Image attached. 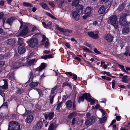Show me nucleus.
Here are the masks:
<instances>
[{"label":"nucleus","mask_w":130,"mask_h":130,"mask_svg":"<svg viewBox=\"0 0 130 130\" xmlns=\"http://www.w3.org/2000/svg\"><path fill=\"white\" fill-rule=\"evenodd\" d=\"M29 78L28 80V82H29L31 81L33 78L34 75L32 72V71H31L30 72L29 74Z\"/></svg>","instance_id":"2f4dec72"},{"label":"nucleus","mask_w":130,"mask_h":130,"mask_svg":"<svg viewBox=\"0 0 130 130\" xmlns=\"http://www.w3.org/2000/svg\"><path fill=\"white\" fill-rule=\"evenodd\" d=\"M10 54L8 53L5 54L4 56H3L4 58H7L9 57Z\"/></svg>","instance_id":"5fc2aeb1"},{"label":"nucleus","mask_w":130,"mask_h":130,"mask_svg":"<svg viewBox=\"0 0 130 130\" xmlns=\"http://www.w3.org/2000/svg\"><path fill=\"white\" fill-rule=\"evenodd\" d=\"M125 4L124 3H123L122 4L120 5L117 10L119 11H122L125 7Z\"/></svg>","instance_id":"393cba45"},{"label":"nucleus","mask_w":130,"mask_h":130,"mask_svg":"<svg viewBox=\"0 0 130 130\" xmlns=\"http://www.w3.org/2000/svg\"><path fill=\"white\" fill-rule=\"evenodd\" d=\"M115 80H113L112 83V87L113 88H114L115 87Z\"/></svg>","instance_id":"680f3d73"},{"label":"nucleus","mask_w":130,"mask_h":130,"mask_svg":"<svg viewBox=\"0 0 130 130\" xmlns=\"http://www.w3.org/2000/svg\"><path fill=\"white\" fill-rule=\"evenodd\" d=\"M87 100L89 102H90L91 105L93 104L95 102L94 99L91 98V96L89 93L88 96H87Z\"/></svg>","instance_id":"4be33fe9"},{"label":"nucleus","mask_w":130,"mask_h":130,"mask_svg":"<svg viewBox=\"0 0 130 130\" xmlns=\"http://www.w3.org/2000/svg\"><path fill=\"white\" fill-rule=\"evenodd\" d=\"M118 65L122 69L123 71H124L125 72H126V70L125 69L124 66H123L119 64H118Z\"/></svg>","instance_id":"864d4df0"},{"label":"nucleus","mask_w":130,"mask_h":130,"mask_svg":"<svg viewBox=\"0 0 130 130\" xmlns=\"http://www.w3.org/2000/svg\"><path fill=\"white\" fill-rule=\"evenodd\" d=\"M109 0H101V2L102 4H105Z\"/></svg>","instance_id":"e2e57ef3"},{"label":"nucleus","mask_w":130,"mask_h":130,"mask_svg":"<svg viewBox=\"0 0 130 130\" xmlns=\"http://www.w3.org/2000/svg\"><path fill=\"white\" fill-rule=\"evenodd\" d=\"M33 117L31 115L28 116L27 118V122L28 123H31L33 120Z\"/></svg>","instance_id":"5701e85b"},{"label":"nucleus","mask_w":130,"mask_h":130,"mask_svg":"<svg viewBox=\"0 0 130 130\" xmlns=\"http://www.w3.org/2000/svg\"><path fill=\"white\" fill-rule=\"evenodd\" d=\"M66 86H67L69 87L70 88H71V86L70 84H69L68 82H66L63 83V86L64 87Z\"/></svg>","instance_id":"58836bf2"},{"label":"nucleus","mask_w":130,"mask_h":130,"mask_svg":"<svg viewBox=\"0 0 130 130\" xmlns=\"http://www.w3.org/2000/svg\"><path fill=\"white\" fill-rule=\"evenodd\" d=\"M79 0H73L72 1V5L74 7H76L79 3Z\"/></svg>","instance_id":"a878e982"},{"label":"nucleus","mask_w":130,"mask_h":130,"mask_svg":"<svg viewBox=\"0 0 130 130\" xmlns=\"http://www.w3.org/2000/svg\"><path fill=\"white\" fill-rule=\"evenodd\" d=\"M7 103L6 102H4L3 105L0 108L2 107H3L4 108H7Z\"/></svg>","instance_id":"8fccbe9b"},{"label":"nucleus","mask_w":130,"mask_h":130,"mask_svg":"<svg viewBox=\"0 0 130 130\" xmlns=\"http://www.w3.org/2000/svg\"><path fill=\"white\" fill-rule=\"evenodd\" d=\"M23 5L25 6L28 7L29 6L31 7L32 5L28 3L24 2L23 3Z\"/></svg>","instance_id":"ea45409f"},{"label":"nucleus","mask_w":130,"mask_h":130,"mask_svg":"<svg viewBox=\"0 0 130 130\" xmlns=\"http://www.w3.org/2000/svg\"><path fill=\"white\" fill-rule=\"evenodd\" d=\"M54 128V125L53 123H52L50 125L47 130H53Z\"/></svg>","instance_id":"a19ab883"},{"label":"nucleus","mask_w":130,"mask_h":130,"mask_svg":"<svg viewBox=\"0 0 130 130\" xmlns=\"http://www.w3.org/2000/svg\"><path fill=\"white\" fill-rule=\"evenodd\" d=\"M34 18L36 19V20H41V18L38 16H35L34 17Z\"/></svg>","instance_id":"774afa93"},{"label":"nucleus","mask_w":130,"mask_h":130,"mask_svg":"<svg viewBox=\"0 0 130 130\" xmlns=\"http://www.w3.org/2000/svg\"><path fill=\"white\" fill-rule=\"evenodd\" d=\"M88 93H85L82 94V95L79 97L78 102L80 103L81 102H83L84 101V98L87 100V96H88Z\"/></svg>","instance_id":"9d476101"},{"label":"nucleus","mask_w":130,"mask_h":130,"mask_svg":"<svg viewBox=\"0 0 130 130\" xmlns=\"http://www.w3.org/2000/svg\"><path fill=\"white\" fill-rule=\"evenodd\" d=\"M27 42L30 47H34L37 45L38 41L36 38H32L30 39L29 41H27Z\"/></svg>","instance_id":"20e7f679"},{"label":"nucleus","mask_w":130,"mask_h":130,"mask_svg":"<svg viewBox=\"0 0 130 130\" xmlns=\"http://www.w3.org/2000/svg\"><path fill=\"white\" fill-rule=\"evenodd\" d=\"M116 4V0H112L110 3L111 5H112L113 6H115Z\"/></svg>","instance_id":"a18cd8bd"},{"label":"nucleus","mask_w":130,"mask_h":130,"mask_svg":"<svg viewBox=\"0 0 130 130\" xmlns=\"http://www.w3.org/2000/svg\"><path fill=\"white\" fill-rule=\"evenodd\" d=\"M42 37V39L41 41V43L42 44L44 45L45 47L47 48L49 44L48 38H46L44 35H43Z\"/></svg>","instance_id":"6e6552de"},{"label":"nucleus","mask_w":130,"mask_h":130,"mask_svg":"<svg viewBox=\"0 0 130 130\" xmlns=\"http://www.w3.org/2000/svg\"><path fill=\"white\" fill-rule=\"evenodd\" d=\"M23 41V39L22 38H18V44L19 45L22 44Z\"/></svg>","instance_id":"37998d69"},{"label":"nucleus","mask_w":130,"mask_h":130,"mask_svg":"<svg viewBox=\"0 0 130 130\" xmlns=\"http://www.w3.org/2000/svg\"><path fill=\"white\" fill-rule=\"evenodd\" d=\"M50 50H45L44 51V53L45 54H48L50 53Z\"/></svg>","instance_id":"0e129e2a"},{"label":"nucleus","mask_w":130,"mask_h":130,"mask_svg":"<svg viewBox=\"0 0 130 130\" xmlns=\"http://www.w3.org/2000/svg\"><path fill=\"white\" fill-rule=\"evenodd\" d=\"M14 75V73H12L8 75V78L11 79V81H14L15 80V79Z\"/></svg>","instance_id":"b1692460"},{"label":"nucleus","mask_w":130,"mask_h":130,"mask_svg":"<svg viewBox=\"0 0 130 130\" xmlns=\"http://www.w3.org/2000/svg\"><path fill=\"white\" fill-rule=\"evenodd\" d=\"M73 77L71 78H73L75 80H76L77 78V76L76 75L74 74L72 75Z\"/></svg>","instance_id":"4d7b16f0"},{"label":"nucleus","mask_w":130,"mask_h":130,"mask_svg":"<svg viewBox=\"0 0 130 130\" xmlns=\"http://www.w3.org/2000/svg\"><path fill=\"white\" fill-rule=\"evenodd\" d=\"M109 21L111 24L115 28L118 27V23L117 16L115 15H111L109 17Z\"/></svg>","instance_id":"7ed1b4c3"},{"label":"nucleus","mask_w":130,"mask_h":130,"mask_svg":"<svg viewBox=\"0 0 130 130\" xmlns=\"http://www.w3.org/2000/svg\"><path fill=\"white\" fill-rule=\"evenodd\" d=\"M36 62L35 59H33L32 60H29L28 62H26V64L27 63L28 65L30 66Z\"/></svg>","instance_id":"cd10ccee"},{"label":"nucleus","mask_w":130,"mask_h":130,"mask_svg":"<svg viewBox=\"0 0 130 130\" xmlns=\"http://www.w3.org/2000/svg\"><path fill=\"white\" fill-rule=\"evenodd\" d=\"M0 94L3 97L5 96V94L3 92V91L2 90L1 87H0Z\"/></svg>","instance_id":"09e8293b"},{"label":"nucleus","mask_w":130,"mask_h":130,"mask_svg":"<svg viewBox=\"0 0 130 130\" xmlns=\"http://www.w3.org/2000/svg\"><path fill=\"white\" fill-rule=\"evenodd\" d=\"M68 96L67 95H64L62 98V99L63 100L65 101L67 100V99L68 98Z\"/></svg>","instance_id":"69168bd1"},{"label":"nucleus","mask_w":130,"mask_h":130,"mask_svg":"<svg viewBox=\"0 0 130 130\" xmlns=\"http://www.w3.org/2000/svg\"><path fill=\"white\" fill-rule=\"evenodd\" d=\"M15 42V41L14 39L11 38L8 39L6 41L7 44L12 45L14 44Z\"/></svg>","instance_id":"a211bd4d"},{"label":"nucleus","mask_w":130,"mask_h":130,"mask_svg":"<svg viewBox=\"0 0 130 130\" xmlns=\"http://www.w3.org/2000/svg\"><path fill=\"white\" fill-rule=\"evenodd\" d=\"M95 118L94 116H92L90 118H88L86 119L85 124L87 126L91 125L95 122Z\"/></svg>","instance_id":"423d86ee"},{"label":"nucleus","mask_w":130,"mask_h":130,"mask_svg":"<svg viewBox=\"0 0 130 130\" xmlns=\"http://www.w3.org/2000/svg\"><path fill=\"white\" fill-rule=\"evenodd\" d=\"M48 4L51 6L53 8L54 7L55 5L52 2H48Z\"/></svg>","instance_id":"6e6d98bb"},{"label":"nucleus","mask_w":130,"mask_h":130,"mask_svg":"<svg viewBox=\"0 0 130 130\" xmlns=\"http://www.w3.org/2000/svg\"><path fill=\"white\" fill-rule=\"evenodd\" d=\"M3 80L4 81V85L3 86H1L2 90L3 89H5L7 88L8 85V82L6 79H3Z\"/></svg>","instance_id":"412c9836"},{"label":"nucleus","mask_w":130,"mask_h":130,"mask_svg":"<svg viewBox=\"0 0 130 130\" xmlns=\"http://www.w3.org/2000/svg\"><path fill=\"white\" fill-rule=\"evenodd\" d=\"M106 118L105 117H104L101 119H100V121L101 123H103L105 122L106 120Z\"/></svg>","instance_id":"79ce46f5"},{"label":"nucleus","mask_w":130,"mask_h":130,"mask_svg":"<svg viewBox=\"0 0 130 130\" xmlns=\"http://www.w3.org/2000/svg\"><path fill=\"white\" fill-rule=\"evenodd\" d=\"M127 75L123 76L122 78L121 81L125 83H127L128 81L127 79Z\"/></svg>","instance_id":"f704fd0d"},{"label":"nucleus","mask_w":130,"mask_h":130,"mask_svg":"<svg viewBox=\"0 0 130 130\" xmlns=\"http://www.w3.org/2000/svg\"><path fill=\"white\" fill-rule=\"evenodd\" d=\"M5 62L3 61H0V67H2L4 64Z\"/></svg>","instance_id":"052dcab7"},{"label":"nucleus","mask_w":130,"mask_h":130,"mask_svg":"<svg viewBox=\"0 0 130 130\" xmlns=\"http://www.w3.org/2000/svg\"><path fill=\"white\" fill-rule=\"evenodd\" d=\"M113 36L109 34H106L105 35L104 38L108 42H110L113 40Z\"/></svg>","instance_id":"9b49d317"},{"label":"nucleus","mask_w":130,"mask_h":130,"mask_svg":"<svg viewBox=\"0 0 130 130\" xmlns=\"http://www.w3.org/2000/svg\"><path fill=\"white\" fill-rule=\"evenodd\" d=\"M124 55L126 56L128 55L130 56V48L128 47L126 48L125 52L124 53Z\"/></svg>","instance_id":"72a5a7b5"},{"label":"nucleus","mask_w":130,"mask_h":130,"mask_svg":"<svg viewBox=\"0 0 130 130\" xmlns=\"http://www.w3.org/2000/svg\"><path fill=\"white\" fill-rule=\"evenodd\" d=\"M94 51L95 53L96 54H101V53L99 51H98L97 49L96 48H94Z\"/></svg>","instance_id":"603ef678"},{"label":"nucleus","mask_w":130,"mask_h":130,"mask_svg":"<svg viewBox=\"0 0 130 130\" xmlns=\"http://www.w3.org/2000/svg\"><path fill=\"white\" fill-rule=\"evenodd\" d=\"M87 34L90 37L94 39H97L98 37V34H94L92 31H89L88 32Z\"/></svg>","instance_id":"4468645a"},{"label":"nucleus","mask_w":130,"mask_h":130,"mask_svg":"<svg viewBox=\"0 0 130 130\" xmlns=\"http://www.w3.org/2000/svg\"><path fill=\"white\" fill-rule=\"evenodd\" d=\"M13 20L12 18H10V19H8L6 21V23L9 24L10 25L12 23Z\"/></svg>","instance_id":"4c0bfd02"},{"label":"nucleus","mask_w":130,"mask_h":130,"mask_svg":"<svg viewBox=\"0 0 130 130\" xmlns=\"http://www.w3.org/2000/svg\"><path fill=\"white\" fill-rule=\"evenodd\" d=\"M54 113L53 112H51L48 114V116L49 120L52 119L54 117Z\"/></svg>","instance_id":"e433bc0d"},{"label":"nucleus","mask_w":130,"mask_h":130,"mask_svg":"<svg viewBox=\"0 0 130 130\" xmlns=\"http://www.w3.org/2000/svg\"><path fill=\"white\" fill-rule=\"evenodd\" d=\"M77 11L72 12L71 14L72 18L76 21L78 20L80 18V15Z\"/></svg>","instance_id":"1a4fd4ad"},{"label":"nucleus","mask_w":130,"mask_h":130,"mask_svg":"<svg viewBox=\"0 0 130 130\" xmlns=\"http://www.w3.org/2000/svg\"><path fill=\"white\" fill-rule=\"evenodd\" d=\"M83 49L85 52H88L89 53H91V52L86 47H84L83 48Z\"/></svg>","instance_id":"49530a36"},{"label":"nucleus","mask_w":130,"mask_h":130,"mask_svg":"<svg viewBox=\"0 0 130 130\" xmlns=\"http://www.w3.org/2000/svg\"><path fill=\"white\" fill-rule=\"evenodd\" d=\"M36 30V27L35 26H34L31 30V31H30V33H33L34 34V32Z\"/></svg>","instance_id":"de8ad7c7"},{"label":"nucleus","mask_w":130,"mask_h":130,"mask_svg":"<svg viewBox=\"0 0 130 130\" xmlns=\"http://www.w3.org/2000/svg\"><path fill=\"white\" fill-rule=\"evenodd\" d=\"M57 88V87L55 86L52 89L51 92V94H52L55 93V91L56 89Z\"/></svg>","instance_id":"3c124183"},{"label":"nucleus","mask_w":130,"mask_h":130,"mask_svg":"<svg viewBox=\"0 0 130 130\" xmlns=\"http://www.w3.org/2000/svg\"><path fill=\"white\" fill-rule=\"evenodd\" d=\"M91 8L89 7H87L85 11V14L90 15L91 13Z\"/></svg>","instance_id":"6ab92c4d"},{"label":"nucleus","mask_w":130,"mask_h":130,"mask_svg":"<svg viewBox=\"0 0 130 130\" xmlns=\"http://www.w3.org/2000/svg\"><path fill=\"white\" fill-rule=\"evenodd\" d=\"M46 64L44 63H42L41 65L36 69V71H40L43 69H44L46 67Z\"/></svg>","instance_id":"f8f14e48"},{"label":"nucleus","mask_w":130,"mask_h":130,"mask_svg":"<svg viewBox=\"0 0 130 130\" xmlns=\"http://www.w3.org/2000/svg\"><path fill=\"white\" fill-rule=\"evenodd\" d=\"M56 28L59 30L60 31L63 32H66V30L65 29H64L60 27H59L58 26H56Z\"/></svg>","instance_id":"473e14b6"},{"label":"nucleus","mask_w":130,"mask_h":130,"mask_svg":"<svg viewBox=\"0 0 130 130\" xmlns=\"http://www.w3.org/2000/svg\"><path fill=\"white\" fill-rule=\"evenodd\" d=\"M20 23L21 25L20 27V29H22L21 31L15 33V35L16 36H21L26 37L33 34V33H30V31L28 29V25L26 24L21 22H20Z\"/></svg>","instance_id":"f257e3e1"},{"label":"nucleus","mask_w":130,"mask_h":130,"mask_svg":"<svg viewBox=\"0 0 130 130\" xmlns=\"http://www.w3.org/2000/svg\"><path fill=\"white\" fill-rule=\"evenodd\" d=\"M116 118L117 120L119 121L121 119V117L120 116H118L116 117Z\"/></svg>","instance_id":"338daca9"},{"label":"nucleus","mask_w":130,"mask_h":130,"mask_svg":"<svg viewBox=\"0 0 130 130\" xmlns=\"http://www.w3.org/2000/svg\"><path fill=\"white\" fill-rule=\"evenodd\" d=\"M122 33L124 34L128 33L129 31V28L128 27H126L123 28L122 30Z\"/></svg>","instance_id":"c85d7f7f"},{"label":"nucleus","mask_w":130,"mask_h":130,"mask_svg":"<svg viewBox=\"0 0 130 130\" xmlns=\"http://www.w3.org/2000/svg\"><path fill=\"white\" fill-rule=\"evenodd\" d=\"M66 105L68 109H73V110H76L75 107L76 105L74 103H73L71 100H68L66 103Z\"/></svg>","instance_id":"39448f33"},{"label":"nucleus","mask_w":130,"mask_h":130,"mask_svg":"<svg viewBox=\"0 0 130 130\" xmlns=\"http://www.w3.org/2000/svg\"><path fill=\"white\" fill-rule=\"evenodd\" d=\"M43 123L42 121L38 122L36 124L35 126V129L36 130H39L41 129Z\"/></svg>","instance_id":"dca6fc26"},{"label":"nucleus","mask_w":130,"mask_h":130,"mask_svg":"<svg viewBox=\"0 0 130 130\" xmlns=\"http://www.w3.org/2000/svg\"><path fill=\"white\" fill-rule=\"evenodd\" d=\"M126 14H123L121 16L120 18V22L121 25H127V23L125 20Z\"/></svg>","instance_id":"0eeeda50"},{"label":"nucleus","mask_w":130,"mask_h":130,"mask_svg":"<svg viewBox=\"0 0 130 130\" xmlns=\"http://www.w3.org/2000/svg\"><path fill=\"white\" fill-rule=\"evenodd\" d=\"M52 22H49L47 24L44 22H43L42 24L43 26L45 28H47V27H50L52 25Z\"/></svg>","instance_id":"c756f323"},{"label":"nucleus","mask_w":130,"mask_h":130,"mask_svg":"<svg viewBox=\"0 0 130 130\" xmlns=\"http://www.w3.org/2000/svg\"><path fill=\"white\" fill-rule=\"evenodd\" d=\"M84 7L82 5H79L76 9V11L80 14H83L84 13Z\"/></svg>","instance_id":"ddd939ff"},{"label":"nucleus","mask_w":130,"mask_h":130,"mask_svg":"<svg viewBox=\"0 0 130 130\" xmlns=\"http://www.w3.org/2000/svg\"><path fill=\"white\" fill-rule=\"evenodd\" d=\"M54 95H53V96L51 97L50 99V103L51 104H52L53 101L54 97Z\"/></svg>","instance_id":"bf43d9fd"},{"label":"nucleus","mask_w":130,"mask_h":130,"mask_svg":"<svg viewBox=\"0 0 130 130\" xmlns=\"http://www.w3.org/2000/svg\"><path fill=\"white\" fill-rule=\"evenodd\" d=\"M20 125L17 122L12 121L10 122L7 130H21Z\"/></svg>","instance_id":"f03ea898"},{"label":"nucleus","mask_w":130,"mask_h":130,"mask_svg":"<svg viewBox=\"0 0 130 130\" xmlns=\"http://www.w3.org/2000/svg\"><path fill=\"white\" fill-rule=\"evenodd\" d=\"M65 74L67 75H69L70 76H72L73 74H72V73L70 72H66Z\"/></svg>","instance_id":"13d9d810"},{"label":"nucleus","mask_w":130,"mask_h":130,"mask_svg":"<svg viewBox=\"0 0 130 130\" xmlns=\"http://www.w3.org/2000/svg\"><path fill=\"white\" fill-rule=\"evenodd\" d=\"M40 5L44 9L48 10L49 9L48 5L45 3H40Z\"/></svg>","instance_id":"aec40b11"},{"label":"nucleus","mask_w":130,"mask_h":130,"mask_svg":"<svg viewBox=\"0 0 130 130\" xmlns=\"http://www.w3.org/2000/svg\"><path fill=\"white\" fill-rule=\"evenodd\" d=\"M106 9L105 7L103 6H101L99 8L98 10L99 13L101 14H104L105 12Z\"/></svg>","instance_id":"f3484780"},{"label":"nucleus","mask_w":130,"mask_h":130,"mask_svg":"<svg viewBox=\"0 0 130 130\" xmlns=\"http://www.w3.org/2000/svg\"><path fill=\"white\" fill-rule=\"evenodd\" d=\"M38 84V82H32L30 85V87L31 88L37 86Z\"/></svg>","instance_id":"c9c22d12"},{"label":"nucleus","mask_w":130,"mask_h":130,"mask_svg":"<svg viewBox=\"0 0 130 130\" xmlns=\"http://www.w3.org/2000/svg\"><path fill=\"white\" fill-rule=\"evenodd\" d=\"M18 51L19 53L22 54L25 52V48L24 47L20 46L18 48Z\"/></svg>","instance_id":"2eb2a0df"},{"label":"nucleus","mask_w":130,"mask_h":130,"mask_svg":"<svg viewBox=\"0 0 130 130\" xmlns=\"http://www.w3.org/2000/svg\"><path fill=\"white\" fill-rule=\"evenodd\" d=\"M62 103L61 102L60 103H59L58 104L56 108L57 110H59L60 108L62 106Z\"/></svg>","instance_id":"c03bdc74"},{"label":"nucleus","mask_w":130,"mask_h":130,"mask_svg":"<svg viewBox=\"0 0 130 130\" xmlns=\"http://www.w3.org/2000/svg\"><path fill=\"white\" fill-rule=\"evenodd\" d=\"M76 115V111H74L73 112L70 113L68 115V118L71 119L72 118L75 117Z\"/></svg>","instance_id":"bb28decb"},{"label":"nucleus","mask_w":130,"mask_h":130,"mask_svg":"<svg viewBox=\"0 0 130 130\" xmlns=\"http://www.w3.org/2000/svg\"><path fill=\"white\" fill-rule=\"evenodd\" d=\"M22 65V64L21 63H20L19 62L13 64V68L14 69L18 68L20 66H21Z\"/></svg>","instance_id":"7c9ffc66"}]
</instances>
